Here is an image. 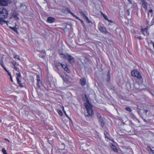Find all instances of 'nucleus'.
<instances>
[{
  "mask_svg": "<svg viewBox=\"0 0 154 154\" xmlns=\"http://www.w3.org/2000/svg\"><path fill=\"white\" fill-rule=\"evenodd\" d=\"M82 97L84 101H85L87 103H85V105L86 109L87 112L85 113V115L87 117H90L94 114V112L92 109V106L90 104L88 98L86 95L85 94L84 96H82Z\"/></svg>",
  "mask_w": 154,
  "mask_h": 154,
  "instance_id": "f257e3e1",
  "label": "nucleus"
},
{
  "mask_svg": "<svg viewBox=\"0 0 154 154\" xmlns=\"http://www.w3.org/2000/svg\"><path fill=\"white\" fill-rule=\"evenodd\" d=\"M8 11L5 8H0V24L3 25L6 23L8 24V21H5L4 19L7 18L8 15Z\"/></svg>",
  "mask_w": 154,
  "mask_h": 154,
  "instance_id": "f03ea898",
  "label": "nucleus"
},
{
  "mask_svg": "<svg viewBox=\"0 0 154 154\" xmlns=\"http://www.w3.org/2000/svg\"><path fill=\"white\" fill-rule=\"evenodd\" d=\"M62 57L65 58V59L67 60L68 62L72 64H73L75 63V60L74 58L68 54H63Z\"/></svg>",
  "mask_w": 154,
  "mask_h": 154,
  "instance_id": "7ed1b4c3",
  "label": "nucleus"
},
{
  "mask_svg": "<svg viewBox=\"0 0 154 154\" xmlns=\"http://www.w3.org/2000/svg\"><path fill=\"white\" fill-rule=\"evenodd\" d=\"M131 74L132 76L137 77L139 79H140L142 78L140 74L137 70H132L131 72Z\"/></svg>",
  "mask_w": 154,
  "mask_h": 154,
  "instance_id": "20e7f679",
  "label": "nucleus"
},
{
  "mask_svg": "<svg viewBox=\"0 0 154 154\" xmlns=\"http://www.w3.org/2000/svg\"><path fill=\"white\" fill-rule=\"evenodd\" d=\"M54 64L56 67L60 66H61L62 67H68V66L66 64H63L57 62H55Z\"/></svg>",
  "mask_w": 154,
  "mask_h": 154,
  "instance_id": "39448f33",
  "label": "nucleus"
},
{
  "mask_svg": "<svg viewBox=\"0 0 154 154\" xmlns=\"http://www.w3.org/2000/svg\"><path fill=\"white\" fill-rule=\"evenodd\" d=\"M149 27L148 26L146 27V28L143 29H141V32L142 33V34L144 35H149V33L147 31V28Z\"/></svg>",
  "mask_w": 154,
  "mask_h": 154,
  "instance_id": "423d86ee",
  "label": "nucleus"
},
{
  "mask_svg": "<svg viewBox=\"0 0 154 154\" xmlns=\"http://www.w3.org/2000/svg\"><path fill=\"white\" fill-rule=\"evenodd\" d=\"M80 14L81 16H82L83 18L86 20L88 23H90V21L89 20L88 18L85 15V14L82 12L81 11L80 12Z\"/></svg>",
  "mask_w": 154,
  "mask_h": 154,
  "instance_id": "0eeeda50",
  "label": "nucleus"
},
{
  "mask_svg": "<svg viewBox=\"0 0 154 154\" xmlns=\"http://www.w3.org/2000/svg\"><path fill=\"white\" fill-rule=\"evenodd\" d=\"M99 30L101 32L103 33L106 34L107 33L106 29L105 27L100 26L99 27Z\"/></svg>",
  "mask_w": 154,
  "mask_h": 154,
  "instance_id": "6e6552de",
  "label": "nucleus"
},
{
  "mask_svg": "<svg viewBox=\"0 0 154 154\" xmlns=\"http://www.w3.org/2000/svg\"><path fill=\"white\" fill-rule=\"evenodd\" d=\"M79 60L83 64L87 63L88 61V59L85 57H82V58L80 59Z\"/></svg>",
  "mask_w": 154,
  "mask_h": 154,
  "instance_id": "1a4fd4ad",
  "label": "nucleus"
},
{
  "mask_svg": "<svg viewBox=\"0 0 154 154\" xmlns=\"http://www.w3.org/2000/svg\"><path fill=\"white\" fill-rule=\"evenodd\" d=\"M141 2L143 7L146 9L147 7L148 4L145 0H141Z\"/></svg>",
  "mask_w": 154,
  "mask_h": 154,
  "instance_id": "9d476101",
  "label": "nucleus"
},
{
  "mask_svg": "<svg viewBox=\"0 0 154 154\" xmlns=\"http://www.w3.org/2000/svg\"><path fill=\"white\" fill-rule=\"evenodd\" d=\"M55 19L52 17H48L47 19V22L50 23H52L54 22Z\"/></svg>",
  "mask_w": 154,
  "mask_h": 154,
  "instance_id": "9b49d317",
  "label": "nucleus"
},
{
  "mask_svg": "<svg viewBox=\"0 0 154 154\" xmlns=\"http://www.w3.org/2000/svg\"><path fill=\"white\" fill-rule=\"evenodd\" d=\"M8 4L6 1L5 0H0V5L6 6L8 5Z\"/></svg>",
  "mask_w": 154,
  "mask_h": 154,
  "instance_id": "f8f14e48",
  "label": "nucleus"
},
{
  "mask_svg": "<svg viewBox=\"0 0 154 154\" xmlns=\"http://www.w3.org/2000/svg\"><path fill=\"white\" fill-rule=\"evenodd\" d=\"M129 126L133 129H132V132H131L130 134H134V131L133 129L134 128L135 126L134 124L132 123L131 122H130V123L129 124Z\"/></svg>",
  "mask_w": 154,
  "mask_h": 154,
  "instance_id": "ddd939ff",
  "label": "nucleus"
},
{
  "mask_svg": "<svg viewBox=\"0 0 154 154\" xmlns=\"http://www.w3.org/2000/svg\"><path fill=\"white\" fill-rule=\"evenodd\" d=\"M66 11L68 12L69 13L71 14L73 17H75L76 19H79L77 17H76L75 15H74L73 13H72L71 12V11H70L69 8H67L66 9Z\"/></svg>",
  "mask_w": 154,
  "mask_h": 154,
  "instance_id": "4468645a",
  "label": "nucleus"
},
{
  "mask_svg": "<svg viewBox=\"0 0 154 154\" xmlns=\"http://www.w3.org/2000/svg\"><path fill=\"white\" fill-rule=\"evenodd\" d=\"M80 84L82 85H85L86 82L85 79L84 78L81 79L80 80Z\"/></svg>",
  "mask_w": 154,
  "mask_h": 154,
  "instance_id": "2eb2a0df",
  "label": "nucleus"
},
{
  "mask_svg": "<svg viewBox=\"0 0 154 154\" xmlns=\"http://www.w3.org/2000/svg\"><path fill=\"white\" fill-rule=\"evenodd\" d=\"M18 14L14 12L13 14V16L14 18L16 20H18L19 18L18 17Z\"/></svg>",
  "mask_w": 154,
  "mask_h": 154,
  "instance_id": "dca6fc26",
  "label": "nucleus"
},
{
  "mask_svg": "<svg viewBox=\"0 0 154 154\" xmlns=\"http://www.w3.org/2000/svg\"><path fill=\"white\" fill-rule=\"evenodd\" d=\"M110 71H109V70L108 72V73H107V78L106 80H107V81H109L110 80Z\"/></svg>",
  "mask_w": 154,
  "mask_h": 154,
  "instance_id": "f3484780",
  "label": "nucleus"
},
{
  "mask_svg": "<svg viewBox=\"0 0 154 154\" xmlns=\"http://www.w3.org/2000/svg\"><path fill=\"white\" fill-rule=\"evenodd\" d=\"M111 147L112 149L115 152H117L118 150L116 148V147L113 144H112L111 146Z\"/></svg>",
  "mask_w": 154,
  "mask_h": 154,
  "instance_id": "a211bd4d",
  "label": "nucleus"
},
{
  "mask_svg": "<svg viewBox=\"0 0 154 154\" xmlns=\"http://www.w3.org/2000/svg\"><path fill=\"white\" fill-rule=\"evenodd\" d=\"M17 83L19 85V86L20 87L23 88V85L21 83V81L20 79L17 78Z\"/></svg>",
  "mask_w": 154,
  "mask_h": 154,
  "instance_id": "6ab92c4d",
  "label": "nucleus"
},
{
  "mask_svg": "<svg viewBox=\"0 0 154 154\" xmlns=\"http://www.w3.org/2000/svg\"><path fill=\"white\" fill-rule=\"evenodd\" d=\"M63 70H64L68 73H69L70 72V70L69 69V68H62Z\"/></svg>",
  "mask_w": 154,
  "mask_h": 154,
  "instance_id": "aec40b11",
  "label": "nucleus"
},
{
  "mask_svg": "<svg viewBox=\"0 0 154 154\" xmlns=\"http://www.w3.org/2000/svg\"><path fill=\"white\" fill-rule=\"evenodd\" d=\"M102 15H103V17L106 20H107L109 21H110V22L111 23H112L113 22V21H112V20H108V18H107V15H104V14H102Z\"/></svg>",
  "mask_w": 154,
  "mask_h": 154,
  "instance_id": "412c9836",
  "label": "nucleus"
},
{
  "mask_svg": "<svg viewBox=\"0 0 154 154\" xmlns=\"http://www.w3.org/2000/svg\"><path fill=\"white\" fill-rule=\"evenodd\" d=\"M13 57L14 58L17 59L19 60H21V59L20 58L19 56V55H17L16 54H14L13 55Z\"/></svg>",
  "mask_w": 154,
  "mask_h": 154,
  "instance_id": "4be33fe9",
  "label": "nucleus"
},
{
  "mask_svg": "<svg viewBox=\"0 0 154 154\" xmlns=\"http://www.w3.org/2000/svg\"><path fill=\"white\" fill-rule=\"evenodd\" d=\"M20 7V8H23L24 9L26 8V6L24 3H21Z\"/></svg>",
  "mask_w": 154,
  "mask_h": 154,
  "instance_id": "5701e85b",
  "label": "nucleus"
},
{
  "mask_svg": "<svg viewBox=\"0 0 154 154\" xmlns=\"http://www.w3.org/2000/svg\"><path fill=\"white\" fill-rule=\"evenodd\" d=\"M10 28L12 29V30H13L14 32H16L17 33H18V31L17 30V29L16 27H10Z\"/></svg>",
  "mask_w": 154,
  "mask_h": 154,
  "instance_id": "b1692460",
  "label": "nucleus"
},
{
  "mask_svg": "<svg viewBox=\"0 0 154 154\" xmlns=\"http://www.w3.org/2000/svg\"><path fill=\"white\" fill-rule=\"evenodd\" d=\"M37 85L38 86L39 85V82H40V77L39 75H37Z\"/></svg>",
  "mask_w": 154,
  "mask_h": 154,
  "instance_id": "393cba45",
  "label": "nucleus"
},
{
  "mask_svg": "<svg viewBox=\"0 0 154 154\" xmlns=\"http://www.w3.org/2000/svg\"><path fill=\"white\" fill-rule=\"evenodd\" d=\"M99 123L100 125V126L102 128H103V126L104 125V124H105L104 121L103 120L102 121L100 122H99Z\"/></svg>",
  "mask_w": 154,
  "mask_h": 154,
  "instance_id": "a878e982",
  "label": "nucleus"
},
{
  "mask_svg": "<svg viewBox=\"0 0 154 154\" xmlns=\"http://www.w3.org/2000/svg\"><path fill=\"white\" fill-rule=\"evenodd\" d=\"M57 112L60 116H63V113L61 110L58 109Z\"/></svg>",
  "mask_w": 154,
  "mask_h": 154,
  "instance_id": "bb28decb",
  "label": "nucleus"
},
{
  "mask_svg": "<svg viewBox=\"0 0 154 154\" xmlns=\"http://www.w3.org/2000/svg\"><path fill=\"white\" fill-rule=\"evenodd\" d=\"M16 75L17 76V78H16L17 80V78H18V79H20L19 77H21V74H20V72H19V73H16Z\"/></svg>",
  "mask_w": 154,
  "mask_h": 154,
  "instance_id": "cd10ccee",
  "label": "nucleus"
},
{
  "mask_svg": "<svg viewBox=\"0 0 154 154\" xmlns=\"http://www.w3.org/2000/svg\"><path fill=\"white\" fill-rule=\"evenodd\" d=\"M2 151L3 154H8V153H7L6 150L4 148H2Z\"/></svg>",
  "mask_w": 154,
  "mask_h": 154,
  "instance_id": "c85d7f7f",
  "label": "nucleus"
},
{
  "mask_svg": "<svg viewBox=\"0 0 154 154\" xmlns=\"http://www.w3.org/2000/svg\"><path fill=\"white\" fill-rule=\"evenodd\" d=\"M58 54L61 56V57L62 58H64V57H62L63 55H62L64 54L62 53V52L61 51L59 50L58 51Z\"/></svg>",
  "mask_w": 154,
  "mask_h": 154,
  "instance_id": "c756f323",
  "label": "nucleus"
},
{
  "mask_svg": "<svg viewBox=\"0 0 154 154\" xmlns=\"http://www.w3.org/2000/svg\"><path fill=\"white\" fill-rule=\"evenodd\" d=\"M125 109L129 112H131L132 111V109L130 107H127L125 108Z\"/></svg>",
  "mask_w": 154,
  "mask_h": 154,
  "instance_id": "7c9ffc66",
  "label": "nucleus"
},
{
  "mask_svg": "<svg viewBox=\"0 0 154 154\" xmlns=\"http://www.w3.org/2000/svg\"><path fill=\"white\" fill-rule=\"evenodd\" d=\"M0 64L3 67H5L3 63V61L2 60V58L1 59V60L0 61Z\"/></svg>",
  "mask_w": 154,
  "mask_h": 154,
  "instance_id": "2f4dec72",
  "label": "nucleus"
},
{
  "mask_svg": "<svg viewBox=\"0 0 154 154\" xmlns=\"http://www.w3.org/2000/svg\"><path fill=\"white\" fill-rule=\"evenodd\" d=\"M104 135L105 136V137L106 138H107V139H108L109 138L108 137V136H107V135L108 134V133L106 131H105L104 132Z\"/></svg>",
  "mask_w": 154,
  "mask_h": 154,
  "instance_id": "473e14b6",
  "label": "nucleus"
},
{
  "mask_svg": "<svg viewBox=\"0 0 154 154\" xmlns=\"http://www.w3.org/2000/svg\"><path fill=\"white\" fill-rule=\"evenodd\" d=\"M146 149L148 151H150L151 152H152V150H153V149H151V148L149 146H148L147 147Z\"/></svg>",
  "mask_w": 154,
  "mask_h": 154,
  "instance_id": "72a5a7b5",
  "label": "nucleus"
},
{
  "mask_svg": "<svg viewBox=\"0 0 154 154\" xmlns=\"http://www.w3.org/2000/svg\"><path fill=\"white\" fill-rule=\"evenodd\" d=\"M146 149L148 151H150L151 152H152V150H153V149H151V148L149 146H148L147 147Z\"/></svg>",
  "mask_w": 154,
  "mask_h": 154,
  "instance_id": "f704fd0d",
  "label": "nucleus"
},
{
  "mask_svg": "<svg viewBox=\"0 0 154 154\" xmlns=\"http://www.w3.org/2000/svg\"><path fill=\"white\" fill-rule=\"evenodd\" d=\"M146 149L148 151H150L151 152H152V150H153V149H151V148L149 146H148L147 147Z\"/></svg>",
  "mask_w": 154,
  "mask_h": 154,
  "instance_id": "c9c22d12",
  "label": "nucleus"
},
{
  "mask_svg": "<svg viewBox=\"0 0 154 154\" xmlns=\"http://www.w3.org/2000/svg\"><path fill=\"white\" fill-rule=\"evenodd\" d=\"M97 117L98 119L100 118L101 117H102L101 115L98 113H97Z\"/></svg>",
  "mask_w": 154,
  "mask_h": 154,
  "instance_id": "e433bc0d",
  "label": "nucleus"
},
{
  "mask_svg": "<svg viewBox=\"0 0 154 154\" xmlns=\"http://www.w3.org/2000/svg\"><path fill=\"white\" fill-rule=\"evenodd\" d=\"M125 131L128 133H131L132 130L128 129V128H126Z\"/></svg>",
  "mask_w": 154,
  "mask_h": 154,
  "instance_id": "4c0bfd02",
  "label": "nucleus"
},
{
  "mask_svg": "<svg viewBox=\"0 0 154 154\" xmlns=\"http://www.w3.org/2000/svg\"><path fill=\"white\" fill-rule=\"evenodd\" d=\"M16 63L14 61L12 62V64L14 66V67H16V66H17V65H16Z\"/></svg>",
  "mask_w": 154,
  "mask_h": 154,
  "instance_id": "58836bf2",
  "label": "nucleus"
},
{
  "mask_svg": "<svg viewBox=\"0 0 154 154\" xmlns=\"http://www.w3.org/2000/svg\"><path fill=\"white\" fill-rule=\"evenodd\" d=\"M8 4H10L12 3V1L11 0H5Z\"/></svg>",
  "mask_w": 154,
  "mask_h": 154,
  "instance_id": "ea45409f",
  "label": "nucleus"
},
{
  "mask_svg": "<svg viewBox=\"0 0 154 154\" xmlns=\"http://www.w3.org/2000/svg\"><path fill=\"white\" fill-rule=\"evenodd\" d=\"M98 120L99 121V122L104 120L103 117H101Z\"/></svg>",
  "mask_w": 154,
  "mask_h": 154,
  "instance_id": "a19ab883",
  "label": "nucleus"
},
{
  "mask_svg": "<svg viewBox=\"0 0 154 154\" xmlns=\"http://www.w3.org/2000/svg\"><path fill=\"white\" fill-rule=\"evenodd\" d=\"M98 120L99 121V122L104 120L103 117H101Z\"/></svg>",
  "mask_w": 154,
  "mask_h": 154,
  "instance_id": "79ce46f5",
  "label": "nucleus"
},
{
  "mask_svg": "<svg viewBox=\"0 0 154 154\" xmlns=\"http://www.w3.org/2000/svg\"><path fill=\"white\" fill-rule=\"evenodd\" d=\"M59 75L61 77V78L63 79V80H64V75H63L61 74L60 73H59Z\"/></svg>",
  "mask_w": 154,
  "mask_h": 154,
  "instance_id": "37998d69",
  "label": "nucleus"
},
{
  "mask_svg": "<svg viewBox=\"0 0 154 154\" xmlns=\"http://www.w3.org/2000/svg\"><path fill=\"white\" fill-rule=\"evenodd\" d=\"M64 114H65V115L66 116V117H67V118L69 119V118H70L69 117V116L67 115V114H66V112L64 111Z\"/></svg>",
  "mask_w": 154,
  "mask_h": 154,
  "instance_id": "c03bdc74",
  "label": "nucleus"
},
{
  "mask_svg": "<svg viewBox=\"0 0 154 154\" xmlns=\"http://www.w3.org/2000/svg\"><path fill=\"white\" fill-rule=\"evenodd\" d=\"M126 13L128 15H129V12L128 10H127L126 11Z\"/></svg>",
  "mask_w": 154,
  "mask_h": 154,
  "instance_id": "a18cd8bd",
  "label": "nucleus"
},
{
  "mask_svg": "<svg viewBox=\"0 0 154 154\" xmlns=\"http://www.w3.org/2000/svg\"><path fill=\"white\" fill-rule=\"evenodd\" d=\"M144 112L146 114V113L148 112V110L147 109H144Z\"/></svg>",
  "mask_w": 154,
  "mask_h": 154,
  "instance_id": "49530a36",
  "label": "nucleus"
},
{
  "mask_svg": "<svg viewBox=\"0 0 154 154\" xmlns=\"http://www.w3.org/2000/svg\"><path fill=\"white\" fill-rule=\"evenodd\" d=\"M7 72L8 75H9V76H11V73L9 72V71H7Z\"/></svg>",
  "mask_w": 154,
  "mask_h": 154,
  "instance_id": "de8ad7c7",
  "label": "nucleus"
},
{
  "mask_svg": "<svg viewBox=\"0 0 154 154\" xmlns=\"http://www.w3.org/2000/svg\"><path fill=\"white\" fill-rule=\"evenodd\" d=\"M137 38L140 40H141L143 39L140 36L137 37Z\"/></svg>",
  "mask_w": 154,
  "mask_h": 154,
  "instance_id": "09e8293b",
  "label": "nucleus"
},
{
  "mask_svg": "<svg viewBox=\"0 0 154 154\" xmlns=\"http://www.w3.org/2000/svg\"><path fill=\"white\" fill-rule=\"evenodd\" d=\"M10 79L11 81V82H13V80L12 79V77L11 76V75L10 76Z\"/></svg>",
  "mask_w": 154,
  "mask_h": 154,
  "instance_id": "8fccbe9b",
  "label": "nucleus"
},
{
  "mask_svg": "<svg viewBox=\"0 0 154 154\" xmlns=\"http://www.w3.org/2000/svg\"><path fill=\"white\" fill-rule=\"evenodd\" d=\"M149 12L150 13H151L152 12V9H150L149 10Z\"/></svg>",
  "mask_w": 154,
  "mask_h": 154,
  "instance_id": "3c124183",
  "label": "nucleus"
},
{
  "mask_svg": "<svg viewBox=\"0 0 154 154\" xmlns=\"http://www.w3.org/2000/svg\"><path fill=\"white\" fill-rule=\"evenodd\" d=\"M37 114H38V115H41V112H39H39H38Z\"/></svg>",
  "mask_w": 154,
  "mask_h": 154,
  "instance_id": "603ef678",
  "label": "nucleus"
},
{
  "mask_svg": "<svg viewBox=\"0 0 154 154\" xmlns=\"http://www.w3.org/2000/svg\"><path fill=\"white\" fill-rule=\"evenodd\" d=\"M7 72V71H8V70L7 69H6V68H3Z\"/></svg>",
  "mask_w": 154,
  "mask_h": 154,
  "instance_id": "864d4df0",
  "label": "nucleus"
},
{
  "mask_svg": "<svg viewBox=\"0 0 154 154\" xmlns=\"http://www.w3.org/2000/svg\"><path fill=\"white\" fill-rule=\"evenodd\" d=\"M81 23L82 24H84V22L82 20H81Z\"/></svg>",
  "mask_w": 154,
  "mask_h": 154,
  "instance_id": "5fc2aeb1",
  "label": "nucleus"
},
{
  "mask_svg": "<svg viewBox=\"0 0 154 154\" xmlns=\"http://www.w3.org/2000/svg\"><path fill=\"white\" fill-rule=\"evenodd\" d=\"M149 22L147 20H146V23L147 24L149 25Z\"/></svg>",
  "mask_w": 154,
  "mask_h": 154,
  "instance_id": "6e6d98bb",
  "label": "nucleus"
},
{
  "mask_svg": "<svg viewBox=\"0 0 154 154\" xmlns=\"http://www.w3.org/2000/svg\"><path fill=\"white\" fill-rule=\"evenodd\" d=\"M14 69L16 71H18V68H14Z\"/></svg>",
  "mask_w": 154,
  "mask_h": 154,
  "instance_id": "4d7b16f0",
  "label": "nucleus"
},
{
  "mask_svg": "<svg viewBox=\"0 0 154 154\" xmlns=\"http://www.w3.org/2000/svg\"><path fill=\"white\" fill-rule=\"evenodd\" d=\"M151 152L152 153V154H154V150H152V151Z\"/></svg>",
  "mask_w": 154,
  "mask_h": 154,
  "instance_id": "13d9d810",
  "label": "nucleus"
}]
</instances>
